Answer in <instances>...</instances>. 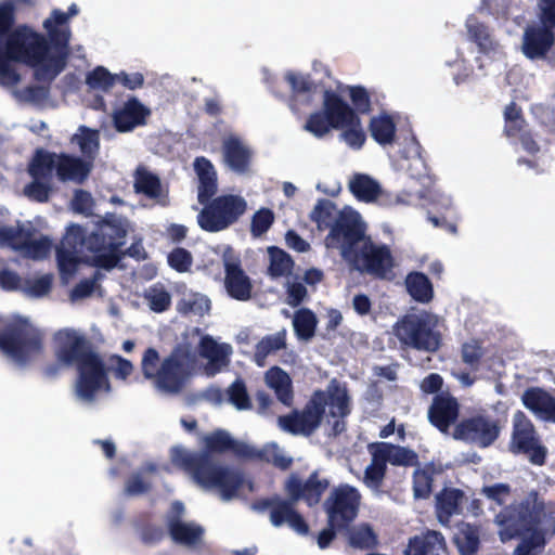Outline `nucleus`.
I'll use <instances>...</instances> for the list:
<instances>
[{"instance_id": "052dcab7", "label": "nucleus", "mask_w": 555, "mask_h": 555, "mask_svg": "<svg viewBox=\"0 0 555 555\" xmlns=\"http://www.w3.org/2000/svg\"><path fill=\"white\" fill-rule=\"evenodd\" d=\"M33 236H27L23 249L28 256L34 259H42L48 256L51 247V242L48 237L33 240Z\"/></svg>"}, {"instance_id": "a18cd8bd", "label": "nucleus", "mask_w": 555, "mask_h": 555, "mask_svg": "<svg viewBox=\"0 0 555 555\" xmlns=\"http://www.w3.org/2000/svg\"><path fill=\"white\" fill-rule=\"evenodd\" d=\"M270 256L269 274L272 278H281L291 273L294 261L292 257L278 246L268 248Z\"/></svg>"}, {"instance_id": "393cba45", "label": "nucleus", "mask_w": 555, "mask_h": 555, "mask_svg": "<svg viewBox=\"0 0 555 555\" xmlns=\"http://www.w3.org/2000/svg\"><path fill=\"white\" fill-rule=\"evenodd\" d=\"M222 154L227 166L237 173L249 170L253 153L236 135H229L222 141Z\"/></svg>"}, {"instance_id": "5fc2aeb1", "label": "nucleus", "mask_w": 555, "mask_h": 555, "mask_svg": "<svg viewBox=\"0 0 555 555\" xmlns=\"http://www.w3.org/2000/svg\"><path fill=\"white\" fill-rule=\"evenodd\" d=\"M348 93L352 103L351 108L359 114H369L372 111L371 96L369 91L363 86L348 87Z\"/></svg>"}, {"instance_id": "c03bdc74", "label": "nucleus", "mask_w": 555, "mask_h": 555, "mask_svg": "<svg viewBox=\"0 0 555 555\" xmlns=\"http://www.w3.org/2000/svg\"><path fill=\"white\" fill-rule=\"evenodd\" d=\"M134 190L139 194L156 198L162 193L160 179L145 169H138L134 179Z\"/></svg>"}, {"instance_id": "bb28decb", "label": "nucleus", "mask_w": 555, "mask_h": 555, "mask_svg": "<svg viewBox=\"0 0 555 555\" xmlns=\"http://www.w3.org/2000/svg\"><path fill=\"white\" fill-rule=\"evenodd\" d=\"M149 115V108L137 98H131L120 109L114 113V126L119 132H128L138 126L144 125Z\"/></svg>"}, {"instance_id": "69168bd1", "label": "nucleus", "mask_w": 555, "mask_h": 555, "mask_svg": "<svg viewBox=\"0 0 555 555\" xmlns=\"http://www.w3.org/2000/svg\"><path fill=\"white\" fill-rule=\"evenodd\" d=\"M285 80L289 83L294 93L304 94L313 91L314 83L309 76L287 73Z\"/></svg>"}, {"instance_id": "ddd939ff", "label": "nucleus", "mask_w": 555, "mask_h": 555, "mask_svg": "<svg viewBox=\"0 0 555 555\" xmlns=\"http://www.w3.org/2000/svg\"><path fill=\"white\" fill-rule=\"evenodd\" d=\"M345 260L358 272L378 280L391 279L396 266L390 247L374 243L370 236Z\"/></svg>"}, {"instance_id": "ea45409f", "label": "nucleus", "mask_w": 555, "mask_h": 555, "mask_svg": "<svg viewBox=\"0 0 555 555\" xmlns=\"http://www.w3.org/2000/svg\"><path fill=\"white\" fill-rule=\"evenodd\" d=\"M339 211L331 199L320 198L310 212V220L317 224L319 231H330L338 219Z\"/></svg>"}, {"instance_id": "f257e3e1", "label": "nucleus", "mask_w": 555, "mask_h": 555, "mask_svg": "<svg viewBox=\"0 0 555 555\" xmlns=\"http://www.w3.org/2000/svg\"><path fill=\"white\" fill-rule=\"evenodd\" d=\"M204 449L186 451L180 447L171 450L172 462L204 489H217L224 501L236 496L243 487L244 474L228 465L219 464L215 454L232 452L238 457L263 460L266 453L244 442L236 441L223 429H216L203 439Z\"/></svg>"}, {"instance_id": "c85d7f7f", "label": "nucleus", "mask_w": 555, "mask_h": 555, "mask_svg": "<svg viewBox=\"0 0 555 555\" xmlns=\"http://www.w3.org/2000/svg\"><path fill=\"white\" fill-rule=\"evenodd\" d=\"M198 352L202 358L208 360L207 371L214 375L229 364L231 346L218 344L211 336L206 335L199 341Z\"/></svg>"}, {"instance_id": "1a4fd4ad", "label": "nucleus", "mask_w": 555, "mask_h": 555, "mask_svg": "<svg viewBox=\"0 0 555 555\" xmlns=\"http://www.w3.org/2000/svg\"><path fill=\"white\" fill-rule=\"evenodd\" d=\"M49 41L26 25L18 26L7 37L4 46L0 43V65L11 59L14 62L39 68L47 60Z\"/></svg>"}, {"instance_id": "2eb2a0df", "label": "nucleus", "mask_w": 555, "mask_h": 555, "mask_svg": "<svg viewBox=\"0 0 555 555\" xmlns=\"http://www.w3.org/2000/svg\"><path fill=\"white\" fill-rule=\"evenodd\" d=\"M504 426L505 422L499 417L476 414L456 423L452 437L479 449H487L500 438Z\"/></svg>"}, {"instance_id": "864d4df0", "label": "nucleus", "mask_w": 555, "mask_h": 555, "mask_svg": "<svg viewBox=\"0 0 555 555\" xmlns=\"http://www.w3.org/2000/svg\"><path fill=\"white\" fill-rule=\"evenodd\" d=\"M343 132L340 133L341 139L353 150H360L365 143L366 135L361 127V118L358 115V122H346L344 124Z\"/></svg>"}, {"instance_id": "5701e85b", "label": "nucleus", "mask_w": 555, "mask_h": 555, "mask_svg": "<svg viewBox=\"0 0 555 555\" xmlns=\"http://www.w3.org/2000/svg\"><path fill=\"white\" fill-rule=\"evenodd\" d=\"M349 190L353 196L364 203H372L379 201L382 205L399 204L401 202L399 196L393 201L388 199L389 194H386L377 181L364 173H354L349 182Z\"/></svg>"}, {"instance_id": "a211bd4d", "label": "nucleus", "mask_w": 555, "mask_h": 555, "mask_svg": "<svg viewBox=\"0 0 555 555\" xmlns=\"http://www.w3.org/2000/svg\"><path fill=\"white\" fill-rule=\"evenodd\" d=\"M328 487L330 480L321 478L320 474L314 470L305 481L297 475L292 474L285 482L284 490L293 501L302 500L308 506L312 507L320 503Z\"/></svg>"}, {"instance_id": "f8f14e48", "label": "nucleus", "mask_w": 555, "mask_h": 555, "mask_svg": "<svg viewBox=\"0 0 555 555\" xmlns=\"http://www.w3.org/2000/svg\"><path fill=\"white\" fill-rule=\"evenodd\" d=\"M507 448L512 454L525 456L532 465L546 464L548 450L531 420L520 410L513 415Z\"/></svg>"}, {"instance_id": "79ce46f5", "label": "nucleus", "mask_w": 555, "mask_h": 555, "mask_svg": "<svg viewBox=\"0 0 555 555\" xmlns=\"http://www.w3.org/2000/svg\"><path fill=\"white\" fill-rule=\"evenodd\" d=\"M344 532L347 533L348 542L353 548L372 550L378 544L377 534L367 522H362L356 527L351 525L349 529Z\"/></svg>"}, {"instance_id": "09e8293b", "label": "nucleus", "mask_w": 555, "mask_h": 555, "mask_svg": "<svg viewBox=\"0 0 555 555\" xmlns=\"http://www.w3.org/2000/svg\"><path fill=\"white\" fill-rule=\"evenodd\" d=\"M466 26L469 39L479 47L481 52H488L493 49V42L486 24L474 17L467 21Z\"/></svg>"}, {"instance_id": "6e6552de", "label": "nucleus", "mask_w": 555, "mask_h": 555, "mask_svg": "<svg viewBox=\"0 0 555 555\" xmlns=\"http://www.w3.org/2000/svg\"><path fill=\"white\" fill-rule=\"evenodd\" d=\"M67 22L68 15L59 9H54L51 16L43 22L54 51L51 53L49 46L47 60L35 70L36 80H54L65 69L69 56L70 30L68 27L59 28L57 26H63Z\"/></svg>"}, {"instance_id": "20e7f679", "label": "nucleus", "mask_w": 555, "mask_h": 555, "mask_svg": "<svg viewBox=\"0 0 555 555\" xmlns=\"http://www.w3.org/2000/svg\"><path fill=\"white\" fill-rule=\"evenodd\" d=\"M126 228L117 220L105 219L99 228L87 235L79 224H70L62 240V247L92 254V264L104 270L114 269L122 258L120 248L125 244Z\"/></svg>"}, {"instance_id": "7c9ffc66", "label": "nucleus", "mask_w": 555, "mask_h": 555, "mask_svg": "<svg viewBox=\"0 0 555 555\" xmlns=\"http://www.w3.org/2000/svg\"><path fill=\"white\" fill-rule=\"evenodd\" d=\"M453 543L460 555H477L480 548V527L461 522L453 537Z\"/></svg>"}, {"instance_id": "a878e982", "label": "nucleus", "mask_w": 555, "mask_h": 555, "mask_svg": "<svg viewBox=\"0 0 555 555\" xmlns=\"http://www.w3.org/2000/svg\"><path fill=\"white\" fill-rule=\"evenodd\" d=\"M404 555H447L448 547L443 534L436 530H426L421 535L409 539Z\"/></svg>"}, {"instance_id": "338daca9", "label": "nucleus", "mask_w": 555, "mask_h": 555, "mask_svg": "<svg viewBox=\"0 0 555 555\" xmlns=\"http://www.w3.org/2000/svg\"><path fill=\"white\" fill-rule=\"evenodd\" d=\"M539 23L555 30V0L538 1Z\"/></svg>"}, {"instance_id": "37998d69", "label": "nucleus", "mask_w": 555, "mask_h": 555, "mask_svg": "<svg viewBox=\"0 0 555 555\" xmlns=\"http://www.w3.org/2000/svg\"><path fill=\"white\" fill-rule=\"evenodd\" d=\"M318 319L308 308H301L294 314L293 326L296 336L301 340H310L315 335Z\"/></svg>"}, {"instance_id": "9d476101", "label": "nucleus", "mask_w": 555, "mask_h": 555, "mask_svg": "<svg viewBox=\"0 0 555 555\" xmlns=\"http://www.w3.org/2000/svg\"><path fill=\"white\" fill-rule=\"evenodd\" d=\"M203 205L197 215L199 228L209 233H218L240 221L247 211L246 199L236 194L212 196Z\"/></svg>"}, {"instance_id": "423d86ee", "label": "nucleus", "mask_w": 555, "mask_h": 555, "mask_svg": "<svg viewBox=\"0 0 555 555\" xmlns=\"http://www.w3.org/2000/svg\"><path fill=\"white\" fill-rule=\"evenodd\" d=\"M393 333L404 349L433 353L442 343L438 319L429 312L403 315L395 324Z\"/></svg>"}, {"instance_id": "b1692460", "label": "nucleus", "mask_w": 555, "mask_h": 555, "mask_svg": "<svg viewBox=\"0 0 555 555\" xmlns=\"http://www.w3.org/2000/svg\"><path fill=\"white\" fill-rule=\"evenodd\" d=\"M93 164L90 159H85L67 153L57 155L56 177L60 181H73L82 184L90 176Z\"/></svg>"}, {"instance_id": "72a5a7b5", "label": "nucleus", "mask_w": 555, "mask_h": 555, "mask_svg": "<svg viewBox=\"0 0 555 555\" xmlns=\"http://www.w3.org/2000/svg\"><path fill=\"white\" fill-rule=\"evenodd\" d=\"M168 532L176 543L195 545L202 540L204 529L199 525L184 522L178 517H172L168 520Z\"/></svg>"}, {"instance_id": "dca6fc26", "label": "nucleus", "mask_w": 555, "mask_h": 555, "mask_svg": "<svg viewBox=\"0 0 555 555\" xmlns=\"http://www.w3.org/2000/svg\"><path fill=\"white\" fill-rule=\"evenodd\" d=\"M361 499L357 488L341 483L331 491L323 503V509L332 524L349 529L359 515Z\"/></svg>"}, {"instance_id": "de8ad7c7", "label": "nucleus", "mask_w": 555, "mask_h": 555, "mask_svg": "<svg viewBox=\"0 0 555 555\" xmlns=\"http://www.w3.org/2000/svg\"><path fill=\"white\" fill-rule=\"evenodd\" d=\"M143 297L147 301L150 309L156 313L165 312L171 306L169 292L159 283L149 287L144 292Z\"/></svg>"}, {"instance_id": "58836bf2", "label": "nucleus", "mask_w": 555, "mask_h": 555, "mask_svg": "<svg viewBox=\"0 0 555 555\" xmlns=\"http://www.w3.org/2000/svg\"><path fill=\"white\" fill-rule=\"evenodd\" d=\"M369 129L371 137L380 145H388L393 143L396 138V124L393 118L383 113L374 116L370 120Z\"/></svg>"}, {"instance_id": "2f4dec72", "label": "nucleus", "mask_w": 555, "mask_h": 555, "mask_svg": "<svg viewBox=\"0 0 555 555\" xmlns=\"http://www.w3.org/2000/svg\"><path fill=\"white\" fill-rule=\"evenodd\" d=\"M330 390H315L308 402L305 404L300 412L305 422L309 425L312 433H314L322 423L325 414V409L328 405Z\"/></svg>"}, {"instance_id": "4468645a", "label": "nucleus", "mask_w": 555, "mask_h": 555, "mask_svg": "<svg viewBox=\"0 0 555 555\" xmlns=\"http://www.w3.org/2000/svg\"><path fill=\"white\" fill-rule=\"evenodd\" d=\"M365 233L366 225L360 214L352 209H343L325 236L324 244L327 248L339 249L343 259H347L367 237Z\"/></svg>"}, {"instance_id": "603ef678", "label": "nucleus", "mask_w": 555, "mask_h": 555, "mask_svg": "<svg viewBox=\"0 0 555 555\" xmlns=\"http://www.w3.org/2000/svg\"><path fill=\"white\" fill-rule=\"evenodd\" d=\"M86 83L91 89H100L103 91H108L116 83V75L111 74L105 67L98 66L90 73H88L86 78Z\"/></svg>"}, {"instance_id": "412c9836", "label": "nucleus", "mask_w": 555, "mask_h": 555, "mask_svg": "<svg viewBox=\"0 0 555 555\" xmlns=\"http://www.w3.org/2000/svg\"><path fill=\"white\" fill-rule=\"evenodd\" d=\"M224 287L228 295L238 301L251 298L253 283L241 266L240 259L224 260Z\"/></svg>"}, {"instance_id": "680f3d73", "label": "nucleus", "mask_w": 555, "mask_h": 555, "mask_svg": "<svg viewBox=\"0 0 555 555\" xmlns=\"http://www.w3.org/2000/svg\"><path fill=\"white\" fill-rule=\"evenodd\" d=\"M50 192L51 186L48 181L43 179H34L25 186V194L38 203H47L49 201Z\"/></svg>"}, {"instance_id": "bf43d9fd", "label": "nucleus", "mask_w": 555, "mask_h": 555, "mask_svg": "<svg viewBox=\"0 0 555 555\" xmlns=\"http://www.w3.org/2000/svg\"><path fill=\"white\" fill-rule=\"evenodd\" d=\"M390 464L395 466H418V455L415 451L401 447L392 444V455H391V462Z\"/></svg>"}, {"instance_id": "4d7b16f0", "label": "nucleus", "mask_w": 555, "mask_h": 555, "mask_svg": "<svg viewBox=\"0 0 555 555\" xmlns=\"http://www.w3.org/2000/svg\"><path fill=\"white\" fill-rule=\"evenodd\" d=\"M274 222V214L269 208H261L257 210L250 223V232L253 236L259 237L264 234Z\"/></svg>"}, {"instance_id": "39448f33", "label": "nucleus", "mask_w": 555, "mask_h": 555, "mask_svg": "<svg viewBox=\"0 0 555 555\" xmlns=\"http://www.w3.org/2000/svg\"><path fill=\"white\" fill-rule=\"evenodd\" d=\"M195 362L196 356L188 344H177L162 362L158 351L150 347L143 353L141 370L159 391L178 395L185 388Z\"/></svg>"}, {"instance_id": "3c124183", "label": "nucleus", "mask_w": 555, "mask_h": 555, "mask_svg": "<svg viewBox=\"0 0 555 555\" xmlns=\"http://www.w3.org/2000/svg\"><path fill=\"white\" fill-rule=\"evenodd\" d=\"M229 402L237 410H248L251 408L250 398L247 392L245 382L236 378L227 390Z\"/></svg>"}, {"instance_id": "0e129e2a", "label": "nucleus", "mask_w": 555, "mask_h": 555, "mask_svg": "<svg viewBox=\"0 0 555 555\" xmlns=\"http://www.w3.org/2000/svg\"><path fill=\"white\" fill-rule=\"evenodd\" d=\"M431 476L421 469H416L413 474V490L415 498H428L431 492Z\"/></svg>"}, {"instance_id": "f03ea898", "label": "nucleus", "mask_w": 555, "mask_h": 555, "mask_svg": "<svg viewBox=\"0 0 555 555\" xmlns=\"http://www.w3.org/2000/svg\"><path fill=\"white\" fill-rule=\"evenodd\" d=\"M52 341L55 362L48 363L42 369L47 378H56L64 369L75 367V392L79 399L91 402L99 391H109L106 365L85 334L65 327L54 333Z\"/></svg>"}, {"instance_id": "473e14b6", "label": "nucleus", "mask_w": 555, "mask_h": 555, "mask_svg": "<svg viewBox=\"0 0 555 555\" xmlns=\"http://www.w3.org/2000/svg\"><path fill=\"white\" fill-rule=\"evenodd\" d=\"M266 383L272 388L281 403L291 406L294 400L292 379L289 375L279 366H272L266 373Z\"/></svg>"}, {"instance_id": "8fccbe9b", "label": "nucleus", "mask_w": 555, "mask_h": 555, "mask_svg": "<svg viewBox=\"0 0 555 555\" xmlns=\"http://www.w3.org/2000/svg\"><path fill=\"white\" fill-rule=\"evenodd\" d=\"M278 422L280 427L289 434L307 437L313 434L298 410H294L289 414L280 416Z\"/></svg>"}, {"instance_id": "cd10ccee", "label": "nucleus", "mask_w": 555, "mask_h": 555, "mask_svg": "<svg viewBox=\"0 0 555 555\" xmlns=\"http://www.w3.org/2000/svg\"><path fill=\"white\" fill-rule=\"evenodd\" d=\"M524 405L543 421L555 422V398L546 390L531 387L521 397Z\"/></svg>"}, {"instance_id": "f704fd0d", "label": "nucleus", "mask_w": 555, "mask_h": 555, "mask_svg": "<svg viewBox=\"0 0 555 555\" xmlns=\"http://www.w3.org/2000/svg\"><path fill=\"white\" fill-rule=\"evenodd\" d=\"M286 337L285 328L263 336L255 346L254 362L260 367L264 366L269 354L286 348Z\"/></svg>"}, {"instance_id": "e2e57ef3", "label": "nucleus", "mask_w": 555, "mask_h": 555, "mask_svg": "<svg viewBox=\"0 0 555 555\" xmlns=\"http://www.w3.org/2000/svg\"><path fill=\"white\" fill-rule=\"evenodd\" d=\"M387 465L371 462L364 470V483L373 489H378L386 476Z\"/></svg>"}, {"instance_id": "c756f323", "label": "nucleus", "mask_w": 555, "mask_h": 555, "mask_svg": "<svg viewBox=\"0 0 555 555\" xmlns=\"http://www.w3.org/2000/svg\"><path fill=\"white\" fill-rule=\"evenodd\" d=\"M194 169L198 177V203H205L218 191L217 173L211 162L203 156L194 160Z\"/></svg>"}, {"instance_id": "aec40b11", "label": "nucleus", "mask_w": 555, "mask_h": 555, "mask_svg": "<svg viewBox=\"0 0 555 555\" xmlns=\"http://www.w3.org/2000/svg\"><path fill=\"white\" fill-rule=\"evenodd\" d=\"M428 421L440 433L448 434L460 415V404L449 393H438L433 398L428 409Z\"/></svg>"}, {"instance_id": "774afa93", "label": "nucleus", "mask_w": 555, "mask_h": 555, "mask_svg": "<svg viewBox=\"0 0 555 555\" xmlns=\"http://www.w3.org/2000/svg\"><path fill=\"white\" fill-rule=\"evenodd\" d=\"M369 450L372 454V462L383 465H387V462H391L392 443L373 442L369 444Z\"/></svg>"}, {"instance_id": "0eeeda50", "label": "nucleus", "mask_w": 555, "mask_h": 555, "mask_svg": "<svg viewBox=\"0 0 555 555\" xmlns=\"http://www.w3.org/2000/svg\"><path fill=\"white\" fill-rule=\"evenodd\" d=\"M42 347V333L26 319L15 318L0 327V350L17 363H27Z\"/></svg>"}, {"instance_id": "4c0bfd02", "label": "nucleus", "mask_w": 555, "mask_h": 555, "mask_svg": "<svg viewBox=\"0 0 555 555\" xmlns=\"http://www.w3.org/2000/svg\"><path fill=\"white\" fill-rule=\"evenodd\" d=\"M464 492L457 488H444L437 495V513L441 522L449 521L450 517L461 512V502Z\"/></svg>"}, {"instance_id": "9b49d317", "label": "nucleus", "mask_w": 555, "mask_h": 555, "mask_svg": "<svg viewBox=\"0 0 555 555\" xmlns=\"http://www.w3.org/2000/svg\"><path fill=\"white\" fill-rule=\"evenodd\" d=\"M358 122V115L335 91L325 90L322 109L309 115L304 129L315 138H323L332 129H343L346 122Z\"/></svg>"}, {"instance_id": "13d9d810", "label": "nucleus", "mask_w": 555, "mask_h": 555, "mask_svg": "<svg viewBox=\"0 0 555 555\" xmlns=\"http://www.w3.org/2000/svg\"><path fill=\"white\" fill-rule=\"evenodd\" d=\"M78 254L80 251L68 249L65 247H60L56 250V260L59 264V269L63 274H74L77 271L78 264L80 262L78 258Z\"/></svg>"}, {"instance_id": "6e6d98bb", "label": "nucleus", "mask_w": 555, "mask_h": 555, "mask_svg": "<svg viewBox=\"0 0 555 555\" xmlns=\"http://www.w3.org/2000/svg\"><path fill=\"white\" fill-rule=\"evenodd\" d=\"M167 261L171 269L184 273L190 271L193 264V256L188 249L176 247L168 254Z\"/></svg>"}, {"instance_id": "f3484780", "label": "nucleus", "mask_w": 555, "mask_h": 555, "mask_svg": "<svg viewBox=\"0 0 555 555\" xmlns=\"http://www.w3.org/2000/svg\"><path fill=\"white\" fill-rule=\"evenodd\" d=\"M296 503L291 496L281 499L279 495H273L254 501L251 507L259 513L269 511L270 521L274 527L287 524L298 534L307 535L309 533V525L295 508Z\"/></svg>"}, {"instance_id": "4be33fe9", "label": "nucleus", "mask_w": 555, "mask_h": 555, "mask_svg": "<svg viewBox=\"0 0 555 555\" xmlns=\"http://www.w3.org/2000/svg\"><path fill=\"white\" fill-rule=\"evenodd\" d=\"M328 416L331 422V435L337 437L346 430L345 418L350 414L349 396L346 388H340L335 382L330 385Z\"/></svg>"}, {"instance_id": "49530a36", "label": "nucleus", "mask_w": 555, "mask_h": 555, "mask_svg": "<svg viewBox=\"0 0 555 555\" xmlns=\"http://www.w3.org/2000/svg\"><path fill=\"white\" fill-rule=\"evenodd\" d=\"M27 236H33L31 230L25 229L20 224L17 227H0V246L10 247L13 250H22Z\"/></svg>"}, {"instance_id": "6ab92c4d", "label": "nucleus", "mask_w": 555, "mask_h": 555, "mask_svg": "<svg viewBox=\"0 0 555 555\" xmlns=\"http://www.w3.org/2000/svg\"><path fill=\"white\" fill-rule=\"evenodd\" d=\"M554 44V29L541 23L528 25L525 28L522 35L521 51L527 59H544Z\"/></svg>"}, {"instance_id": "e433bc0d", "label": "nucleus", "mask_w": 555, "mask_h": 555, "mask_svg": "<svg viewBox=\"0 0 555 555\" xmlns=\"http://www.w3.org/2000/svg\"><path fill=\"white\" fill-rule=\"evenodd\" d=\"M405 287L409 295L417 302L427 304L434 297L433 284L423 272H410L405 278Z\"/></svg>"}, {"instance_id": "c9c22d12", "label": "nucleus", "mask_w": 555, "mask_h": 555, "mask_svg": "<svg viewBox=\"0 0 555 555\" xmlns=\"http://www.w3.org/2000/svg\"><path fill=\"white\" fill-rule=\"evenodd\" d=\"M57 155L42 149L37 150L28 166V172L31 178L49 181L53 170H57Z\"/></svg>"}, {"instance_id": "7ed1b4c3", "label": "nucleus", "mask_w": 555, "mask_h": 555, "mask_svg": "<svg viewBox=\"0 0 555 555\" xmlns=\"http://www.w3.org/2000/svg\"><path fill=\"white\" fill-rule=\"evenodd\" d=\"M547 504L537 490H531L520 501H514L495 515L502 542L522 537L512 555H541L547 544L546 530L541 528L546 517Z\"/></svg>"}, {"instance_id": "a19ab883", "label": "nucleus", "mask_w": 555, "mask_h": 555, "mask_svg": "<svg viewBox=\"0 0 555 555\" xmlns=\"http://www.w3.org/2000/svg\"><path fill=\"white\" fill-rule=\"evenodd\" d=\"M78 131L72 141L78 144L82 158L90 159L93 164L100 150V131L87 126H80Z\"/></svg>"}]
</instances>
